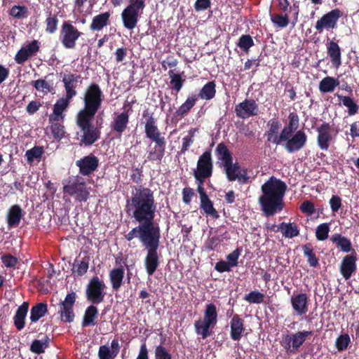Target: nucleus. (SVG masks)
<instances>
[{
    "label": "nucleus",
    "mask_w": 359,
    "mask_h": 359,
    "mask_svg": "<svg viewBox=\"0 0 359 359\" xmlns=\"http://www.w3.org/2000/svg\"><path fill=\"white\" fill-rule=\"evenodd\" d=\"M126 212L139 224L126 234L125 238L129 242L138 238L146 249L158 248L161 229L154 222L156 212L154 191L142 185L135 187L126 201Z\"/></svg>",
    "instance_id": "obj_1"
},
{
    "label": "nucleus",
    "mask_w": 359,
    "mask_h": 359,
    "mask_svg": "<svg viewBox=\"0 0 359 359\" xmlns=\"http://www.w3.org/2000/svg\"><path fill=\"white\" fill-rule=\"evenodd\" d=\"M287 188L285 182L273 176L262 185V194L259 198V203L266 217L273 216L283 210Z\"/></svg>",
    "instance_id": "obj_2"
},
{
    "label": "nucleus",
    "mask_w": 359,
    "mask_h": 359,
    "mask_svg": "<svg viewBox=\"0 0 359 359\" xmlns=\"http://www.w3.org/2000/svg\"><path fill=\"white\" fill-rule=\"evenodd\" d=\"M142 116L146 118L144 133L146 137L154 142V146L149 151L147 157L149 161H161L165 156L166 140L158 128L156 118L147 110L144 111Z\"/></svg>",
    "instance_id": "obj_3"
},
{
    "label": "nucleus",
    "mask_w": 359,
    "mask_h": 359,
    "mask_svg": "<svg viewBox=\"0 0 359 359\" xmlns=\"http://www.w3.org/2000/svg\"><path fill=\"white\" fill-rule=\"evenodd\" d=\"M299 126L298 114L294 111L290 112L288 115L287 138L280 144L290 154L300 151L307 142V135L304 130H297Z\"/></svg>",
    "instance_id": "obj_4"
},
{
    "label": "nucleus",
    "mask_w": 359,
    "mask_h": 359,
    "mask_svg": "<svg viewBox=\"0 0 359 359\" xmlns=\"http://www.w3.org/2000/svg\"><path fill=\"white\" fill-rule=\"evenodd\" d=\"M94 117L76 114V123L79 128V131L76 133V139L79 141L80 146L90 147L101 137L102 123L100 125H94Z\"/></svg>",
    "instance_id": "obj_5"
},
{
    "label": "nucleus",
    "mask_w": 359,
    "mask_h": 359,
    "mask_svg": "<svg viewBox=\"0 0 359 359\" xmlns=\"http://www.w3.org/2000/svg\"><path fill=\"white\" fill-rule=\"evenodd\" d=\"M62 192L65 195L73 197L77 202H86L90 197V187L84 178L80 175H72L63 180Z\"/></svg>",
    "instance_id": "obj_6"
},
{
    "label": "nucleus",
    "mask_w": 359,
    "mask_h": 359,
    "mask_svg": "<svg viewBox=\"0 0 359 359\" xmlns=\"http://www.w3.org/2000/svg\"><path fill=\"white\" fill-rule=\"evenodd\" d=\"M104 95L100 86L95 83H90L83 93V108L77 114L95 116L101 107Z\"/></svg>",
    "instance_id": "obj_7"
},
{
    "label": "nucleus",
    "mask_w": 359,
    "mask_h": 359,
    "mask_svg": "<svg viewBox=\"0 0 359 359\" xmlns=\"http://www.w3.org/2000/svg\"><path fill=\"white\" fill-rule=\"evenodd\" d=\"M217 306L212 303L207 304L204 310L203 318L194 323L196 333L201 336L203 339L210 337L217 323Z\"/></svg>",
    "instance_id": "obj_8"
},
{
    "label": "nucleus",
    "mask_w": 359,
    "mask_h": 359,
    "mask_svg": "<svg viewBox=\"0 0 359 359\" xmlns=\"http://www.w3.org/2000/svg\"><path fill=\"white\" fill-rule=\"evenodd\" d=\"M311 334V331H299L283 335L280 343L287 353L294 354Z\"/></svg>",
    "instance_id": "obj_9"
},
{
    "label": "nucleus",
    "mask_w": 359,
    "mask_h": 359,
    "mask_svg": "<svg viewBox=\"0 0 359 359\" xmlns=\"http://www.w3.org/2000/svg\"><path fill=\"white\" fill-rule=\"evenodd\" d=\"M105 283L97 276L91 278L86 285V297L93 304H99L104 302L105 297Z\"/></svg>",
    "instance_id": "obj_10"
},
{
    "label": "nucleus",
    "mask_w": 359,
    "mask_h": 359,
    "mask_svg": "<svg viewBox=\"0 0 359 359\" xmlns=\"http://www.w3.org/2000/svg\"><path fill=\"white\" fill-rule=\"evenodd\" d=\"M82 34L83 33L74 26L70 20H65L61 26L59 39L65 48L74 49L76 47V41Z\"/></svg>",
    "instance_id": "obj_11"
},
{
    "label": "nucleus",
    "mask_w": 359,
    "mask_h": 359,
    "mask_svg": "<svg viewBox=\"0 0 359 359\" xmlns=\"http://www.w3.org/2000/svg\"><path fill=\"white\" fill-rule=\"evenodd\" d=\"M224 171L229 182L238 181L241 185L246 184L250 182V177L248 175V170L242 168L237 162H231L224 165Z\"/></svg>",
    "instance_id": "obj_12"
},
{
    "label": "nucleus",
    "mask_w": 359,
    "mask_h": 359,
    "mask_svg": "<svg viewBox=\"0 0 359 359\" xmlns=\"http://www.w3.org/2000/svg\"><path fill=\"white\" fill-rule=\"evenodd\" d=\"M267 126L269 127V130L266 133L267 141L276 145L283 144V140L287 138V124L284 126L279 135L278 132L281 127V123L278 120L272 118L269 121Z\"/></svg>",
    "instance_id": "obj_13"
},
{
    "label": "nucleus",
    "mask_w": 359,
    "mask_h": 359,
    "mask_svg": "<svg viewBox=\"0 0 359 359\" xmlns=\"http://www.w3.org/2000/svg\"><path fill=\"white\" fill-rule=\"evenodd\" d=\"M76 294L74 292L68 293L63 302L60 303V308L58 311L60 320L64 323H72L74 321L75 314L73 306L76 302Z\"/></svg>",
    "instance_id": "obj_14"
},
{
    "label": "nucleus",
    "mask_w": 359,
    "mask_h": 359,
    "mask_svg": "<svg viewBox=\"0 0 359 359\" xmlns=\"http://www.w3.org/2000/svg\"><path fill=\"white\" fill-rule=\"evenodd\" d=\"M342 16V12L335 8L324 14L316 23V29L321 33L324 29H334L337 27L339 19Z\"/></svg>",
    "instance_id": "obj_15"
},
{
    "label": "nucleus",
    "mask_w": 359,
    "mask_h": 359,
    "mask_svg": "<svg viewBox=\"0 0 359 359\" xmlns=\"http://www.w3.org/2000/svg\"><path fill=\"white\" fill-rule=\"evenodd\" d=\"M236 116L247 119L255 116L259 114V106L253 99H245L243 102L235 106Z\"/></svg>",
    "instance_id": "obj_16"
},
{
    "label": "nucleus",
    "mask_w": 359,
    "mask_h": 359,
    "mask_svg": "<svg viewBox=\"0 0 359 359\" xmlns=\"http://www.w3.org/2000/svg\"><path fill=\"white\" fill-rule=\"evenodd\" d=\"M316 131L318 147L323 151H327L334 142V138L331 134V126L325 122L316 128Z\"/></svg>",
    "instance_id": "obj_17"
},
{
    "label": "nucleus",
    "mask_w": 359,
    "mask_h": 359,
    "mask_svg": "<svg viewBox=\"0 0 359 359\" xmlns=\"http://www.w3.org/2000/svg\"><path fill=\"white\" fill-rule=\"evenodd\" d=\"M357 253L355 250L344 256L339 266V271L345 280L349 279L357 270Z\"/></svg>",
    "instance_id": "obj_18"
},
{
    "label": "nucleus",
    "mask_w": 359,
    "mask_h": 359,
    "mask_svg": "<svg viewBox=\"0 0 359 359\" xmlns=\"http://www.w3.org/2000/svg\"><path fill=\"white\" fill-rule=\"evenodd\" d=\"M76 165L79 168L81 175H90L97 169L99 159L95 155L90 154L77 160Z\"/></svg>",
    "instance_id": "obj_19"
},
{
    "label": "nucleus",
    "mask_w": 359,
    "mask_h": 359,
    "mask_svg": "<svg viewBox=\"0 0 359 359\" xmlns=\"http://www.w3.org/2000/svg\"><path fill=\"white\" fill-rule=\"evenodd\" d=\"M194 172L204 175L205 176L211 177L213 172V163L210 151H206L203 153L196 165V169Z\"/></svg>",
    "instance_id": "obj_20"
},
{
    "label": "nucleus",
    "mask_w": 359,
    "mask_h": 359,
    "mask_svg": "<svg viewBox=\"0 0 359 359\" xmlns=\"http://www.w3.org/2000/svg\"><path fill=\"white\" fill-rule=\"evenodd\" d=\"M142 11L140 8L128 5L121 13L123 26L128 29H133L139 20V13Z\"/></svg>",
    "instance_id": "obj_21"
},
{
    "label": "nucleus",
    "mask_w": 359,
    "mask_h": 359,
    "mask_svg": "<svg viewBox=\"0 0 359 359\" xmlns=\"http://www.w3.org/2000/svg\"><path fill=\"white\" fill-rule=\"evenodd\" d=\"M39 42L37 40H33L25 47H22L15 56L16 63L19 65L23 64L30 57L35 55L39 50Z\"/></svg>",
    "instance_id": "obj_22"
},
{
    "label": "nucleus",
    "mask_w": 359,
    "mask_h": 359,
    "mask_svg": "<svg viewBox=\"0 0 359 359\" xmlns=\"http://www.w3.org/2000/svg\"><path fill=\"white\" fill-rule=\"evenodd\" d=\"M158 248H147V252L144 259V266L149 276H152L160 265Z\"/></svg>",
    "instance_id": "obj_23"
},
{
    "label": "nucleus",
    "mask_w": 359,
    "mask_h": 359,
    "mask_svg": "<svg viewBox=\"0 0 359 359\" xmlns=\"http://www.w3.org/2000/svg\"><path fill=\"white\" fill-rule=\"evenodd\" d=\"M290 302L293 310L298 316L304 315L308 311L309 297L306 293L292 295Z\"/></svg>",
    "instance_id": "obj_24"
},
{
    "label": "nucleus",
    "mask_w": 359,
    "mask_h": 359,
    "mask_svg": "<svg viewBox=\"0 0 359 359\" xmlns=\"http://www.w3.org/2000/svg\"><path fill=\"white\" fill-rule=\"evenodd\" d=\"M245 330L244 320L234 314L230 320V337L233 341H239Z\"/></svg>",
    "instance_id": "obj_25"
},
{
    "label": "nucleus",
    "mask_w": 359,
    "mask_h": 359,
    "mask_svg": "<svg viewBox=\"0 0 359 359\" xmlns=\"http://www.w3.org/2000/svg\"><path fill=\"white\" fill-rule=\"evenodd\" d=\"M71 100L65 96L57 100L53 106V114L49 116V122H55L64 119L63 112L68 108Z\"/></svg>",
    "instance_id": "obj_26"
},
{
    "label": "nucleus",
    "mask_w": 359,
    "mask_h": 359,
    "mask_svg": "<svg viewBox=\"0 0 359 359\" xmlns=\"http://www.w3.org/2000/svg\"><path fill=\"white\" fill-rule=\"evenodd\" d=\"M120 345L117 339H114L111 342V346L102 345L98 350L99 359H115L120 351Z\"/></svg>",
    "instance_id": "obj_27"
},
{
    "label": "nucleus",
    "mask_w": 359,
    "mask_h": 359,
    "mask_svg": "<svg viewBox=\"0 0 359 359\" xmlns=\"http://www.w3.org/2000/svg\"><path fill=\"white\" fill-rule=\"evenodd\" d=\"M81 79V75L74 74H65L63 75L62 81L65 89V96L67 97L68 99H72L74 96L76 95V86L75 83H76Z\"/></svg>",
    "instance_id": "obj_28"
},
{
    "label": "nucleus",
    "mask_w": 359,
    "mask_h": 359,
    "mask_svg": "<svg viewBox=\"0 0 359 359\" xmlns=\"http://www.w3.org/2000/svg\"><path fill=\"white\" fill-rule=\"evenodd\" d=\"M25 215V212L19 205H11L6 214V222L9 228L17 227Z\"/></svg>",
    "instance_id": "obj_29"
},
{
    "label": "nucleus",
    "mask_w": 359,
    "mask_h": 359,
    "mask_svg": "<svg viewBox=\"0 0 359 359\" xmlns=\"http://www.w3.org/2000/svg\"><path fill=\"white\" fill-rule=\"evenodd\" d=\"M129 123L128 110L118 114L111 123V130L118 134L121 137L126 130Z\"/></svg>",
    "instance_id": "obj_30"
},
{
    "label": "nucleus",
    "mask_w": 359,
    "mask_h": 359,
    "mask_svg": "<svg viewBox=\"0 0 359 359\" xmlns=\"http://www.w3.org/2000/svg\"><path fill=\"white\" fill-rule=\"evenodd\" d=\"M125 270L123 266L112 269L109 273L111 288L114 291H118L123 284Z\"/></svg>",
    "instance_id": "obj_31"
},
{
    "label": "nucleus",
    "mask_w": 359,
    "mask_h": 359,
    "mask_svg": "<svg viewBox=\"0 0 359 359\" xmlns=\"http://www.w3.org/2000/svg\"><path fill=\"white\" fill-rule=\"evenodd\" d=\"M29 310V303L24 302L20 306H18L17 311L13 316V324L15 328L20 331L25 325V319Z\"/></svg>",
    "instance_id": "obj_32"
},
{
    "label": "nucleus",
    "mask_w": 359,
    "mask_h": 359,
    "mask_svg": "<svg viewBox=\"0 0 359 359\" xmlns=\"http://www.w3.org/2000/svg\"><path fill=\"white\" fill-rule=\"evenodd\" d=\"M327 53L333 66L338 69L341 65V48L337 42L330 41L327 43Z\"/></svg>",
    "instance_id": "obj_33"
},
{
    "label": "nucleus",
    "mask_w": 359,
    "mask_h": 359,
    "mask_svg": "<svg viewBox=\"0 0 359 359\" xmlns=\"http://www.w3.org/2000/svg\"><path fill=\"white\" fill-rule=\"evenodd\" d=\"M110 13L105 12L95 15L90 25V29L93 32H99L110 23Z\"/></svg>",
    "instance_id": "obj_34"
},
{
    "label": "nucleus",
    "mask_w": 359,
    "mask_h": 359,
    "mask_svg": "<svg viewBox=\"0 0 359 359\" xmlns=\"http://www.w3.org/2000/svg\"><path fill=\"white\" fill-rule=\"evenodd\" d=\"M197 100L198 96H196V94L189 95L185 102L175 111V116L180 118L185 117L195 106Z\"/></svg>",
    "instance_id": "obj_35"
},
{
    "label": "nucleus",
    "mask_w": 359,
    "mask_h": 359,
    "mask_svg": "<svg viewBox=\"0 0 359 359\" xmlns=\"http://www.w3.org/2000/svg\"><path fill=\"white\" fill-rule=\"evenodd\" d=\"M330 241L335 243L337 248H339L344 252H352L353 250H354L352 248L351 241L341 233H337L333 234L330 238Z\"/></svg>",
    "instance_id": "obj_36"
},
{
    "label": "nucleus",
    "mask_w": 359,
    "mask_h": 359,
    "mask_svg": "<svg viewBox=\"0 0 359 359\" xmlns=\"http://www.w3.org/2000/svg\"><path fill=\"white\" fill-rule=\"evenodd\" d=\"M95 305L92 304L86 308L81 323L82 327H85L95 325V320L98 316V309Z\"/></svg>",
    "instance_id": "obj_37"
},
{
    "label": "nucleus",
    "mask_w": 359,
    "mask_h": 359,
    "mask_svg": "<svg viewBox=\"0 0 359 359\" xmlns=\"http://www.w3.org/2000/svg\"><path fill=\"white\" fill-rule=\"evenodd\" d=\"M48 313V304L44 302H40L33 306L30 310L29 319L31 323H36L40 318H43Z\"/></svg>",
    "instance_id": "obj_38"
},
{
    "label": "nucleus",
    "mask_w": 359,
    "mask_h": 359,
    "mask_svg": "<svg viewBox=\"0 0 359 359\" xmlns=\"http://www.w3.org/2000/svg\"><path fill=\"white\" fill-rule=\"evenodd\" d=\"M215 154L217 158L222 161L223 166L233 161L232 154L224 142L217 144Z\"/></svg>",
    "instance_id": "obj_39"
},
{
    "label": "nucleus",
    "mask_w": 359,
    "mask_h": 359,
    "mask_svg": "<svg viewBox=\"0 0 359 359\" xmlns=\"http://www.w3.org/2000/svg\"><path fill=\"white\" fill-rule=\"evenodd\" d=\"M339 85L338 79L332 76H326L323 78L319 83V90L321 93H331L333 92L336 87Z\"/></svg>",
    "instance_id": "obj_40"
},
{
    "label": "nucleus",
    "mask_w": 359,
    "mask_h": 359,
    "mask_svg": "<svg viewBox=\"0 0 359 359\" xmlns=\"http://www.w3.org/2000/svg\"><path fill=\"white\" fill-rule=\"evenodd\" d=\"M215 88L216 84L214 81L208 82L203 86L198 94L196 95L198 99L201 98L202 100H210L214 98L216 94Z\"/></svg>",
    "instance_id": "obj_41"
},
{
    "label": "nucleus",
    "mask_w": 359,
    "mask_h": 359,
    "mask_svg": "<svg viewBox=\"0 0 359 359\" xmlns=\"http://www.w3.org/2000/svg\"><path fill=\"white\" fill-rule=\"evenodd\" d=\"M278 229L285 238H292L299 234V230L297 225L294 222H282L278 226Z\"/></svg>",
    "instance_id": "obj_42"
},
{
    "label": "nucleus",
    "mask_w": 359,
    "mask_h": 359,
    "mask_svg": "<svg viewBox=\"0 0 359 359\" xmlns=\"http://www.w3.org/2000/svg\"><path fill=\"white\" fill-rule=\"evenodd\" d=\"M304 255L307 258V262L311 267H317L319 265V259L313 252V246L311 243L302 245Z\"/></svg>",
    "instance_id": "obj_43"
},
{
    "label": "nucleus",
    "mask_w": 359,
    "mask_h": 359,
    "mask_svg": "<svg viewBox=\"0 0 359 359\" xmlns=\"http://www.w3.org/2000/svg\"><path fill=\"white\" fill-rule=\"evenodd\" d=\"M43 153V147L40 146H34L33 148L27 150L25 152V157L27 163L32 165L34 160L39 162Z\"/></svg>",
    "instance_id": "obj_44"
},
{
    "label": "nucleus",
    "mask_w": 359,
    "mask_h": 359,
    "mask_svg": "<svg viewBox=\"0 0 359 359\" xmlns=\"http://www.w3.org/2000/svg\"><path fill=\"white\" fill-rule=\"evenodd\" d=\"M168 75L170 79V86L177 94L183 87L185 79H182L181 74H175L173 70H170Z\"/></svg>",
    "instance_id": "obj_45"
},
{
    "label": "nucleus",
    "mask_w": 359,
    "mask_h": 359,
    "mask_svg": "<svg viewBox=\"0 0 359 359\" xmlns=\"http://www.w3.org/2000/svg\"><path fill=\"white\" fill-rule=\"evenodd\" d=\"M89 257H85L81 260L75 259L73 272L78 276H82L86 273L89 267Z\"/></svg>",
    "instance_id": "obj_46"
},
{
    "label": "nucleus",
    "mask_w": 359,
    "mask_h": 359,
    "mask_svg": "<svg viewBox=\"0 0 359 359\" xmlns=\"http://www.w3.org/2000/svg\"><path fill=\"white\" fill-rule=\"evenodd\" d=\"M271 22L279 28L286 27L290 22L287 13H270Z\"/></svg>",
    "instance_id": "obj_47"
},
{
    "label": "nucleus",
    "mask_w": 359,
    "mask_h": 359,
    "mask_svg": "<svg viewBox=\"0 0 359 359\" xmlns=\"http://www.w3.org/2000/svg\"><path fill=\"white\" fill-rule=\"evenodd\" d=\"M245 53L248 54L250 48L255 45L254 41L250 34H243L236 43Z\"/></svg>",
    "instance_id": "obj_48"
},
{
    "label": "nucleus",
    "mask_w": 359,
    "mask_h": 359,
    "mask_svg": "<svg viewBox=\"0 0 359 359\" xmlns=\"http://www.w3.org/2000/svg\"><path fill=\"white\" fill-rule=\"evenodd\" d=\"M200 206L205 214L212 216L215 219L219 217V214L216 209L214 208L213 203L209 198V197L201 199Z\"/></svg>",
    "instance_id": "obj_49"
},
{
    "label": "nucleus",
    "mask_w": 359,
    "mask_h": 359,
    "mask_svg": "<svg viewBox=\"0 0 359 359\" xmlns=\"http://www.w3.org/2000/svg\"><path fill=\"white\" fill-rule=\"evenodd\" d=\"M338 97L341 100L344 106L348 108L349 116H353L358 112L359 107L351 97L342 95H338Z\"/></svg>",
    "instance_id": "obj_50"
},
{
    "label": "nucleus",
    "mask_w": 359,
    "mask_h": 359,
    "mask_svg": "<svg viewBox=\"0 0 359 359\" xmlns=\"http://www.w3.org/2000/svg\"><path fill=\"white\" fill-rule=\"evenodd\" d=\"M264 294L257 290L251 291L246 294L243 299L250 304H262L264 302Z\"/></svg>",
    "instance_id": "obj_51"
},
{
    "label": "nucleus",
    "mask_w": 359,
    "mask_h": 359,
    "mask_svg": "<svg viewBox=\"0 0 359 359\" xmlns=\"http://www.w3.org/2000/svg\"><path fill=\"white\" fill-rule=\"evenodd\" d=\"M196 130V128H191L188 131L189 135L182 138V144L180 150L181 154H184L187 151L190 146L194 143V137Z\"/></svg>",
    "instance_id": "obj_52"
},
{
    "label": "nucleus",
    "mask_w": 359,
    "mask_h": 359,
    "mask_svg": "<svg viewBox=\"0 0 359 359\" xmlns=\"http://www.w3.org/2000/svg\"><path fill=\"white\" fill-rule=\"evenodd\" d=\"M330 232V224L323 223L318 225L316 229V237L318 241H325L328 238Z\"/></svg>",
    "instance_id": "obj_53"
},
{
    "label": "nucleus",
    "mask_w": 359,
    "mask_h": 359,
    "mask_svg": "<svg viewBox=\"0 0 359 359\" xmlns=\"http://www.w3.org/2000/svg\"><path fill=\"white\" fill-rule=\"evenodd\" d=\"M32 85L36 88V90L47 94L53 90V87L45 79H38L33 81Z\"/></svg>",
    "instance_id": "obj_54"
},
{
    "label": "nucleus",
    "mask_w": 359,
    "mask_h": 359,
    "mask_svg": "<svg viewBox=\"0 0 359 359\" xmlns=\"http://www.w3.org/2000/svg\"><path fill=\"white\" fill-rule=\"evenodd\" d=\"M350 343L351 339L349 335L348 334H343L337 338L335 346L338 351H343L348 348Z\"/></svg>",
    "instance_id": "obj_55"
},
{
    "label": "nucleus",
    "mask_w": 359,
    "mask_h": 359,
    "mask_svg": "<svg viewBox=\"0 0 359 359\" xmlns=\"http://www.w3.org/2000/svg\"><path fill=\"white\" fill-rule=\"evenodd\" d=\"M50 130L53 137L56 140H61L65 136V127L62 124L55 122H50Z\"/></svg>",
    "instance_id": "obj_56"
},
{
    "label": "nucleus",
    "mask_w": 359,
    "mask_h": 359,
    "mask_svg": "<svg viewBox=\"0 0 359 359\" xmlns=\"http://www.w3.org/2000/svg\"><path fill=\"white\" fill-rule=\"evenodd\" d=\"M27 13V8L25 6H13L10 10V15L17 19L26 18Z\"/></svg>",
    "instance_id": "obj_57"
},
{
    "label": "nucleus",
    "mask_w": 359,
    "mask_h": 359,
    "mask_svg": "<svg viewBox=\"0 0 359 359\" xmlns=\"http://www.w3.org/2000/svg\"><path fill=\"white\" fill-rule=\"evenodd\" d=\"M46 32L48 34L55 33L57 29L58 24V19L57 16H51V13H50V16L48 17L46 20Z\"/></svg>",
    "instance_id": "obj_58"
},
{
    "label": "nucleus",
    "mask_w": 359,
    "mask_h": 359,
    "mask_svg": "<svg viewBox=\"0 0 359 359\" xmlns=\"http://www.w3.org/2000/svg\"><path fill=\"white\" fill-rule=\"evenodd\" d=\"M154 359H172V356L165 347L158 345L154 350Z\"/></svg>",
    "instance_id": "obj_59"
},
{
    "label": "nucleus",
    "mask_w": 359,
    "mask_h": 359,
    "mask_svg": "<svg viewBox=\"0 0 359 359\" xmlns=\"http://www.w3.org/2000/svg\"><path fill=\"white\" fill-rule=\"evenodd\" d=\"M48 346V342H43L41 340L39 339H34L31 346H30V351L32 353H36V354H41L44 353L46 348H47Z\"/></svg>",
    "instance_id": "obj_60"
},
{
    "label": "nucleus",
    "mask_w": 359,
    "mask_h": 359,
    "mask_svg": "<svg viewBox=\"0 0 359 359\" xmlns=\"http://www.w3.org/2000/svg\"><path fill=\"white\" fill-rule=\"evenodd\" d=\"M3 264L6 268H15L18 262L17 257L11 255V254H6L1 257Z\"/></svg>",
    "instance_id": "obj_61"
},
{
    "label": "nucleus",
    "mask_w": 359,
    "mask_h": 359,
    "mask_svg": "<svg viewBox=\"0 0 359 359\" xmlns=\"http://www.w3.org/2000/svg\"><path fill=\"white\" fill-rule=\"evenodd\" d=\"M241 253V249L238 248L226 256V262H228L232 268L238 266V259Z\"/></svg>",
    "instance_id": "obj_62"
},
{
    "label": "nucleus",
    "mask_w": 359,
    "mask_h": 359,
    "mask_svg": "<svg viewBox=\"0 0 359 359\" xmlns=\"http://www.w3.org/2000/svg\"><path fill=\"white\" fill-rule=\"evenodd\" d=\"M330 208L333 212H337L341 208V198L337 195H332L329 201Z\"/></svg>",
    "instance_id": "obj_63"
},
{
    "label": "nucleus",
    "mask_w": 359,
    "mask_h": 359,
    "mask_svg": "<svg viewBox=\"0 0 359 359\" xmlns=\"http://www.w3.org/2000/svg\"><path fill=\"white\" fill-rule=\"evenodd\" d=\"M142 177L143 174L142 168H132L130 179L133 182L137 184H140L142 181Z\"/></svg>",
    "instance_id": "obj_64"
}]
</instances>
